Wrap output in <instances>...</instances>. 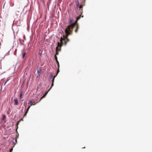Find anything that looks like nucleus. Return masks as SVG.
<instances>
[{
  "label": "nucleus",
  "instance_id": "1",
  "mask_svg": "<svg viewBox=\"0 0 152 152\" xmlns=\"http://www.w3.org/2000/svg\"><path fill=\"white\" fill-rule=\"evenodd\" d=\"M78 20H76L74 23H72V24L71 25L68 26L65 29V32L66 34V35L65 36V37L68 42H69V39L68 38V37L69 35L72 34L73 28L75 27V26H77V24H78L77 23V21Z\"/></svg>",
  "mask_w": 152,
  "mask_h": 152
},
{
  "label": "nucleus",
  "instance_id": "2",
  "mask_svg": "<svg viewBox=\"0 0 152 152\" xmlns=\"http://www.w3.org/2000/svg\"><path fill=\"white\" fill-rule=\"evenodd\" d=\"M63 41L64 42V45H66L67 41V40L65 37L64 38L61 37L60 39V43L59 42H58V46L56 47V54L55 55H58V51L61 50V48L63 44Z\"/></svg>",
  "mask_w": 152,
  "mask_h": 152
},
{
  "label": "nucleus",
  "instance_id": "3",
  "mask_svg": "<svg viewBox=\"0 0 152 152\" xmlns=\"http://www.w3.org/2000/svg\"><path fill=\"white\" fill-rule=\"evenodd\" d=\"M32 100H30L29 102L28 103V104L30 106L28 107V108L27 109L26 111V112L25 113V114L24 115V117L26 115V114H27V113H28V110L30 108L31 106L32 105H35V104H36V103L34 104L33 103H32Z\"/></svg>",
  "mask_w": 152,
  "mask_h": 152
},
{
  "label": "nucleus",
  "instance_id": "4",
  "mask_svg": "<svg viewBox=\"0 0 152 152\" xmlns=\"http://www.w3.org/2000/svg\"><path fill=\"white\" fill-rule=\"evenodd\" d=\"M59 68H58V69L57 71V72L56 75H54V76L53 77V80H52V85H51V87H53V86L54 82V81L55 78L56 76L58 74V73L59 72Z\"/></svg>",
  "mask_w": 152,
  "mask_h": 152
},
{
  "label": "nucleus",
  "instance_id": "5",
  "mask_svg": "<svg viewBox=\"0 0 152 152\" xmlns=\"http://www.w3.org/2000/svg\"><path fill=\"white\" fill-rule=\"evenodd\" d=\"M52 88V87H51V88L48 90V91L47 92H46L45 94L43 95V96L41 97V98L39 100V102H40L42 99L43 98H44L46 96V95L48 94V92L51 89V88Z\"/></svg>",
  "mask_w": 152,
  "mask_h": 152
},
{
  "label": "nucleus",
  "instance_id": "6",
  "mask_svg": "<svg viewBox=\"0 0 152 152\" xmlns=\"http://www.w3.org/2000/svg\"><path fill=\"white\" fill-rule=\"evenodd\" d=\"M14 101L15 102V105H17L18 104V100L17 98H15L14 99Z\"/></svg>",
  "mask_w": 152,
  "mask_h": 152
},
{
  "label": "nucleus",
  "instance_id": "7",
  "mask_svg": "<svg viewBox=\"0 0 152 152\" xmlns=\"http://www.w3.org/2000/svg\"><path fill=\"white\" fill-rule=\"evenodd\" d=\"M79 28V26L78 24H77L76 26V27L75 30V32L77 33V32Z\"/></svg>",
  "mask_w": 152,
  "mask_h": 152
},
{
  "label": "nucleus",
  "instance_id": "8",
  "mask_svg": "<svg viewBox=\"0 0 152 152\" xmlns=\"http://www.w3.org/2000/svg\"><path fill=\"white\" fill-rule=\"evenodd\" d=\"M18 14H16V16H18L16 18H20V15H21V13L19 12H18Z\"/></svg>",
  "mask_w": 152,
  "mask_h": 152
},
{
  "label": "nucleus",
  "instance_id": "9",
  "mask_svg": "<svg viewBox=\"0 0 152 152\" xmlns=\"http://www.w3.org/2000/svg\"><path fill=\"white\" fill-rule=\"evenodd\" d=\"M55 59L56 61V62H57V63L58 64V60L57 57L56 56V55H55Z\"/></svg>",
  "mask_w": 152,
  "mask_h": 152
},
{
  "label": "nucleus",
  "instance_id": "10",
  "mask_svg": "<svg viewBox=\"0 0 152 152\" xmlns=\"http://www.w3.org/2000/svg\"><path fill=\"white\" fill-rule=\"evenodd\" d=\"M40 71L39 70H38L37 71V73H38V75L37 77H38L40 75Z\"/></svg>",
  "mask_w": 152,
  "mask_h": 152
},
{
  "label": "nucleus",
  "instance_id": "11",
  "mask_svg": "<svg viewBox=\"0 0 152 152\" xmlns=\"http://www.w3.org/2000/svg\"><path fill=\"white\" fill-rule=\"evenodd\" d=\"M76 4H77V7H79L80 6L79 3L77 1L76 2Z\"/></svg>",
  "mask_w": 152,
  "mask_h": 152
},
{
  "label": "nucleus",
  "instance_id": "12",
  "mask_svg": "<svg viewBox=\"0 0 152 152\" xmlns=\"http://www.w3.org/2000/svg\"><path fill=\"white\" fill-rule=\"evenodd\" d=\"M23 95V92H21L20 94V98H21Z\"/></svg>",
  "mask_w": 152,
  "mask_h": 152
},
{
  "label": "nucleus",
  "instance_id": "13",
  "mask_svg": "<svg viewBox=\"0 0 152 152\" xmlns=\"http://www.w3.org/2000/svg\"><path fill=\"white\" fill-rule=\"evenodd\" d=\"M26 54V53H23V55H22V57H23V58H24L25 55Z\"/></svg>",
  "mask_w": 152,
  "mask_h": 152
},
{
  "label": "nucleus",
  "instance_id": "14",
  "mask_svg": "<svg viewBox=\"0 0 152 152\" xmlns=\"http://www.w3.org/2000/svg\"><path fill=\"white\" fill-rule=\"evenodd\" d=\"M72 20H70L69 21V24H70L71 25L72 24Z\"/></svg>",
  "mask_w": 152,
  "mask_h": 152
},
{
  "label": "nucleus",
  "instance_id": "15",
  "mask_svg": "<svg viewBox=\"0 0 152 152\" xmlns=\"http://www.w3.org/2000/svg\"><path fill=\"white\" fill-rule=\"evenodd\" d=\"M53 77V74H51V75H50V76L49 77V79H51V78H52Z\"/></svg>",
  "mask_w": 152,
  "mask_h": 152
},
{
  "label": "nucleus",
  "instance_id": "16",
  "mask_svg": "<svg viewBox=\"0 0 152 152\" xmlns=\"http://www.w3.org/2000/svg\"><path fill=\"white\" fill-rule=\"evenodd\" d=\"M20 121H18L17 122V125H16L17 126H17V129H16V130H17V129H18V124L19 123V122H20Z\"/></svg>",
  "mask_w": 152,
  "mask_h": 152
},
{
  "label": "nucleus",
  "instance_id": "17",
  "mask_svg": "<svg viewBox=\"0 0 152 152\" xmlns=\"http://www.w3.org/2000/svg\"><path fill=\"white\" fill-rule=\"evenodd\" d=\"M32 103H33L34 104H35V101H34V100H32ZM39 102V101H38V102H37L36 103V104L37 103H38Z\"/></svg>",
  "mask_w": 152,
  "mask_h": 152
},
{
  "label": "nucleus",
  "instance_id": "18",
  "mask_svg": "<svg viewBox=\"0 0 152 152\" xmlns=\"http://www.w3.org/2000/svg\"><path fill=\"white\" fill-rule=\"evenodd\" d=\"M81 15H80L76 19H80V18L81 17Z\"/></svg>",
  "mask_w": 152,
  "mask_h": 152
},
{
  "label": "nucleus",
  "instance_id": "19",
  "mask_svg": "<svg viewBox=\"0 0 152 152\" xmlns=\"http://www.w3.org/2000/svg\"><path fill=\"white\" fill-rule=\"evenodd\" d=\"M5 118V115H3V117L2 118V119L3 120H4Z\"/></svg>",
  "mask_w": 152,
  "mask_h": 152
},
{
  "label": "nucleus",
  "instance_id": "20",
  "mask_svg": "<svg viewBox=\"0 0 152 152\" xmlns=\"http://www.w3.org/2000/svg\"><path fill=\"white\" fill-rule=\"evenodd\" d=\"M13 151V148H12L10 150V152H12Z\"/></svg>",
  "mask_w": 152,
  "mask_h": 152
},
{
  "label": "nucleus",
  "instance_id": "21",
  "mask_svg": "<svg viewBox=\"0 0 152 152\" xmlns=\"http://www.w3.org/2000/svg\"><path fill=\"white\" fill-rule=\"evenodd\" d=\"M8 81V80H7V81H6L5 82V83H4V85H5V84L6 83H7V82Z\"/></svg>",
  "mask_w": 152,
  "mask_h": 152
},
{
  "label": "nucleus",
  "instance_id": "22",
  "mask_svg": "<svg viewBox=\"0 0 152 152\" xmlns=\"http://www.w3.org/2000/svg\"><path fill=\"white\" fill-rule=\"evenodd\" d=\"M15 141L16 142H17V140L16 139H15Z\"/></svg>",
  "mask_w": 152,
  "mask_h": 152
},
{
  "label": "nucleus",
  "instance_id": "23",
  "mask_svg": "<svg viewBox=\"0 0 152 152\" xmlns=\"http://www.w3.org/2000/svg\"><path fill=\"white\" fill-rule=\"evenodd\" d=\"M58 68H59V63H58Z\"/></svg>",
  "mask_w": 152,
  "mask_h": 152
},
{
  "label": "nucleus",
  "instance_id": "24",
  "mask_svg": "<svg viewBox=\"0 0 152 152\" xmlns=\"http://www.w3.org/2000/svg\"><path fill=\"white\" fill-rule=\"evenodd\" d=\"M58 68H59V63H58Z\"/></svg>",
  "mask_w": 152,
  "mask_h": 152
},
{
  "label": "nucleus",
  "instance_id": "25",
  "mask_svg": "<svg viewBox=\"0 0 152 152\" xmlns=\"http://www.w3.org/2000/svg\"><path fill=\"white\" fill-rule=\"evenodd\" d=\"M64 37H65V36H63Z\"/></svg>",
  "mask_w": 152,
  "mask_h": 152
}]
</instances>
